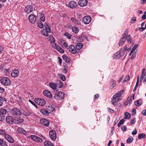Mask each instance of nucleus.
<instances>
[{
	"label": "nucleus",
	"mask_w": 146,
	"mask_h": 146,
	"mask_svg": "<svg viewBox=\"0 0 146 146\" xmlns=\"http://www.w3.org/2000/svg\"><path fill=\"white\" fill-rule=\"evenodd\" d=\"M133 139V137H131L129 138L127 140V142L129 143H131L132 142Z\"/></svg>",
	"instance_id": "nucleus-47"
},
{
	"label": "nucleus",
	"mask_w": 146,
	"mask_h": 146,
	"mask_svg": "<svg viewBox=\"0 0 146 146\" xmlns=\"http://www.w3.org/2000/svg\"><path fill=\"white\" fill-rule=\"evenodd\" d=\"M33 113L32 110H28L25 111L23 113V114L26 116H29L31 115Z\"/></svg>",
	"instance_id": "nucleus-20"
},
{
	"label": "nucleus",
	"mask_w": 146,
	"mask_h": 146,
	"mask_svg": "<svg viewBox=\"0 0 146 146\" xmlns=\"http://www.w3.org/2000/svg\"><path fill=\"white\" fill-rule=\"evenodd\" d=\"M60 44L63 47V46H64L65 48H68V44L66 41L64 40H60Z\"/></svg>",
	"instance_id": "nucleus-22"
},
{
	"label": "nucleus",
	"mask_w": 146,
	"mask_h": 146,
	"mask_svg": "<svg viewBox=\"0 0 146 146\" xmlns=\"http://www.w3.org/2000/svg\"><path fill=\"white\" fill-rule=\"evenodd\" d=\"M13 118L10 115L7 116L6 118V123L9 124H12L14 122Z\"/></svg>",
	"instance_id": "nucleus-6"
},
{
	"label": "nucleus",
	"mask_w": 146,
	"mask_h": 146,
	"mask_svg": "<svg viewBox=\"0 0 146 146\" xmlns=\"http://www.w3.org/2000/svg\"><path fill=\"white\" fill-rule=\"evenodd\" d=\"M64 94L63 93L59 91L55 94L54 98L57 100H60L64 98Z\"/></svg>",
	"instance_id": "nucleus-1"
},
{
	"label": "nucleus",
	"mask_w": 146,
	"mask_h": 146,
	"mask_svg": "<svg viewBox=\"0 0 146 146\" xmlns=\"http://www.w3.org/2000/svg\"><path fill=\"white\" fill-rule=\"evenodd\" d=\"M51 45L52 47H53L55 49H56V48H57V47L58 46L55 43H52L51 44Z\"/></svg>",
	"instance_id": "nucleus-57"
},
{
	"label": "nucleus",
	"mask_w": 146,
	"mask_h": 146,
	"mask_svg": "<svg viewBox=\"0 0 146 146\" xmlns=\"http://www.w3.org/2000/svg\"><path fill=\"white\" fill-rule=\"evenodd\" d=\"M35 101L37 104L41 106H44L46 102L45 101L44 99L39 98H35Z\"/></svg>",
	"instance_id": "nucleus-4"
},
{
	"label": "nucleus",
	"mask_w": 146,
	"mask_h": 146,
	"mask_svg": "<svg viewBox=\"0 0 146 146\" xmlns=\"http://www.w3.org/2000/svg\"><path fill=\"white\" fill-rule=\"evenodd\" d=\"M7 113V111L6 109L1 108L0 109V113L2 115H5Z\"/></svg>",
	"instance_id": "nucleus-35"
},
{
	"label": "nucleus",
	"mask_w": 146,
	"mask_h": 146,
	"mask_svg": "<svg viewBox=\"0 0 146 146\" xmlns=\"http://www.w3.org/2000/svg\"><path fill=\"white\" fill-rule=\"evenodd\" d=\"M40 122L42 125H43L46 126H48L50 123L48 120L45 119H41L40 121Z\"/></svg>",
	"instance_id": "nucleus-15"
},
{
	"label": "nucleus",
	"mask_w": 146,
	"mask_h": 146,
	"mask_svg": "<svg viewBox=\"0 0 146 146\" xmlns=\"http://www.w3.org/2000/svg\"><path fill=\"white\" fill-rule=\"evenodd\" d=\"M144 71H145V69H143L142 70V71L141 73V76H140V81L141 82L143 80V78H144V77L145 76V74L144 72Z\"/></svg>",
	"instance_id": "nucleus-32"
},
{
	"label": "nucleus",
	"mask_w": 146,
	"mask_h": 146,
	"mask_svg": "<svg viewBox=\"0 0 146 146\" xmlns=\"http://www.w3.org/2000/svg\"><path fill=\"white\" fill-rule=\"evenodd\" d=\"M29 20L30 22L31 23H34L35 22L36 20V17L33 15H31L29 17Z\"/></svg>",
	"instance_id": "nucleus-18"
},
{
	"label": "nucleus",
	"mask_w": 146,
	"mask_h": 146,
	"mask_svg": "<svg viewBox=\"0 0 146 146\" xmlns=\"http://www.w3.org/2000/svg\"><path fill=\"white\" fill-rule=\"evenodd\" d=\"M116 84V82L113 79H112L110 82V85L111 88L112 89L114 88Z\"/></svg>",
	"instance_id": "nucleus-31"
},
{
	"label": "nucleus",
	"mask_w": 146,
	"mask_h": 146,
	"mask_svg": "<svg viewBox=\"0 0 146 146\" xmlns=\"http://www.w3.org/2000/svg\"><path fill=\"white\" fill-rule=\"evenodd\" d=\"M40 112L43 115H48L49 114V113L47 110L44 109H41L40 110Z\"/></svg>",
	"instance_id": "nucleus-24"
},
{
	"label": "nucleus",
	"mask_w": 146,
	"mask_h": 146,
	"mask_svg": "<svg viewBox=\"0 0 146 146\" xmlns=\"http://www.w3.org/2000/svg\"><path fill=\"white\" fill-rule=\"evenodd\" d=\"M44 26L45 28V30L48 32V33H50L51 32V29L49 25L46 23H45L44 24Z\"/></svg>",
	"instance_id": "nucleus-27"
},
{
	"label": "nucleus",
	"mask_w": 146,
	"mask_h": 146,
	"mask_svg": "<svg viewBox=\"0 0 146 146\" xmlns=\"http://www.w3.org/2000/svg\"><path fill=\"white\" fill-rule=\"evenodd\" d=\"M58 84L59 86L58 87H60V88H61L62 87L63 84L62 82L60 81H59L58 82Z\"/></svg>",
	"instance_id": "nucleus-56"
},
{
	"label": "nucleus",
	"mask_w": 146,
	"mask_h": 146,
	"mask_svg": "<svg viewBox=\"0 0 146 146\" xmlns=\"http://www.w3.org/2000/svg\"><path fill=\"white\" fill-rule=\"evenodd\" d=\"M91 19L90 17L86 16L83 18L82 21L85 24H88L91 21Z\"/></svg>",
	"instance_id": "nucleus-8"
},
{
	"label": "nucleus",
	"mask_w": 146,
	"mask_h": 146,
	"mask_svg": "<svg viewBox=\"0 0 146 146\" xmlns=\"http://www.w3.org/2000/svg\"><path fill=\"white\" fill-rule=\"evenodd\" d=\"M42 33L43 35L45 36H48V32H47L44 29H43L42 30Z\"/></svg>",
	"instance_id": "nucleus-45"
},
{
	"label": "nucleus",
	"mask_w": 146,
	"mask_h": 146,
	"mask_svg": "<svg viewBox=\"0 0 146 146\" xmlns=\"http://www.w3.org/2000/svg\"><path fill=\"white\" fill-rule=\"evenodd\" d=\"M144 13V14L142 16V19H145L146 18V11H145Z\"/></svg>",
	"instance_id": "nucleus-61"
},
{
	"label": "nucleus",
	"mask_w": 146,
	"mask_h": 146,
	"mask_svg": "<svg viewBox=\"0 0 146 146\" xmlns=\"http://www.w3.org/2000/svg\"><path fill=\"white\" fill-rule=\"evenodd\" d=\"M1 82L2 84L5 86H7L10 85L11 82L10 79L8 78L4 77L1 80Z\"/></svg>",
	"instance_id": "nucleus-3"
},
{
	"label": "nucleus",
	"mask_w": 146,
	"mask_h": 146,
	"mask_svg": "<svg viewBox=\"0 0 146 146\" xmlns=\"http://www.w3.org/2000/svg\"><path fill=\"white\" fill-rule=\"evenodd\" d=\"M45 146H54L50 142L46 141L44 143Z\"/></svg>",
	"instance_id": "nucleus-38"
},
{
	"label": "nucleus",
	"mask_w": 146,
	"mask_h": 146,
	"mask_svg": "<svg viewBox=\"0 0 146 146\" xmlns=\"http://www.w3.org/2000/svg\"><path fill=\"white\" fill-rule=\"evenodd\" d=\"M50 87L53 90H56L57 88V85L56 84L53 82H50L49 83Z\"/></svg>",
	"instance_id": "nucleus-29"
},
{
	"label": "nucleus",
	"mask_w": 146,
	"mask_h": 146,
	"mask_svg": "<svg viewBox=\"0 0 146 146\" xmlns=\"http://www.w3.org/2000/svg\"><path fill=\"white\" fill-rule=\"evenodd\" d=\"M43 94L44 95L50 98H52V96L51 93L48 90H44L43 92Z\"/></svg>",
	"instance_id": "nucleus-19"
},
{
	"label": "nucleus",
	"mask_w": 146,
	"mask_h": 146,
	"mask_svg": "<svg viewBox=\"0 0 146 146\" xmlns=\"http://www.w3.org/2000/svg\"><path fill=\"white\" fill-rule=\"evenodd\" d=\"M132 101V96L129 97L127 99L126 101L124 103L125 105L127 106L128 104H130Z\"/></svg>",
	"instance_id": "nucleus-28"
},
{
	"label": "nucleus",
	"mask_w": 146,
	"mask_h": 146,
	"mask_svg": "<svg viewBox=\"0 0 146 146\" xmlns=\"http://www.w3.org/2000/svg\"><path fill=\"white\" fill-rule=\"evenodd\" d=\"M37 26L40 29H42L44 27L43 23L40 21H38L37 23Z\"/></svg>",
	"instance_id": "nucleus-43"
},
{
	"label": "nucleus",
	"mask_w": 146,
	"mask_h": 146,
	"mask_svg": "<svg viewBox=\"0 0 146 146\" xmlns=\"http://www.w3.org/2000/svg\"><path fill=\"white\" fill-rule=\"evenodd\" d=\"M141 113L144 115H146V110H143L142 111Z\"/></svg>",
	"instance_id": "nucleus-64"
},
{
	"label": "nucleus",
	"mask_w": 146,
	"mask_h": 146,
	"mask_svg": "<svg viewBox=\"0 0 146 146\" xmlns=\"http://www.w3.org/2000/svg\"><path fill=\"white\" fill-rule=\"evenodd\" d=\"M46 109L48 113H50L51 112H53L55 110V108L54 105L50 104L49 105L46 106Z\"/></svg>",
	"instance_id": "nucleus-11"
},
{
	"label": "nucleus",
	"mask_w": 146,
	"mask_h": 146,
	"mask_svg": "<svg viewBox=\"0 0 146 146\" xmlns=\"http://www.w3.org/2000/svg\"><path fill=\"white\" fill-rule=\"evenodd\" d=\"M56 50L60 52L63 53L64 52V51L60 46H58L56 48Z\"/></svg>",
	"instance_id": "nucleus-37"
},
{
	"label": "nucleus",
	"mask_w": 146,
	"mask_h": 146,
	"mask_svg": "<svg viewBox=\"0 0 146 146\" xmlns=\"http://www.w3.org/2000/svg\"><path fill=\"white\" fill-rule=\"evenodd\" d=\"M138 138L139 139H141L142 138H145V134L143 133H141L139 134L138 136Z\"/></svg>",
	"instance_id": "nucleus-44"
},
{
	"label": "nucleus",
	"mask_w": 146,
	"mask_h": 146,
	"mask_svg": "<svg viewBox=\"0 0 146 146\" xmlns=\"http://www.w3.org/2000/svg\"><path fill=\"white\" fill-rule=\"evenodd\" d=\"M17 130L18 133L25 135L27 133L26 131L25 130L20 127H19Z\"/></svg>",
	"instance_id": "nucleus-25"
},
{
	"label": "nucleus",
	"mask_w": 146,
	"mask_h": 146,
	"mask_svg": "<svg viewBox=\"0 0 146 146\" xmlns=\"http://www.w3.org/2000/svg\"><path fill=\"white\" fill-rule=\"evenodd\" d=\"M125 35H126V34H125ZM125 36L126 35H123L121 39L119 40L118 43V44L119 46L122 45L124 43L125 41Z\"/></svg>",
	"instance_id": "nucleus-21"
},
{
	"label": "nucleus",
	"mask_w": 146,
	"mask_h": 146,
	"mask_svg": "<svg viewBox=\"0 0 146 146\" xmlns=\"http://www.w3.org/2000/svg\"><path fill=\"white\" fill-rule=\"evenodd\" d=\"M24 121V119L22 118H17L14 120V123H21Z\"/></svg>",
	"instance_id": "nucleus-23"
},
{
	"label": "nucleus",
	"mask_w": 146,
	"mask_h": 146,
	"mask_svg": "<svg viewBox=\"0 0 146 146\" xmlns=\"http://www.w3.org/2000/svg\"><path fill=\"white\" fill-rule=\"evenodd\" d=\"M130 79V76L129 75H127L124 78V80L123 81V82H126L128 81Z\"/></svg>",
	"instance_id": "nucleus-48"
},
{
	"label": "nucleus",
	"mask_w": 146,
	"mask_h": 146,
	"mask_svg": "<svg viewBox=\"0 0 146 146\" xmlns=\"http://www.w3.org/2000/svg\"><path fill=\"white\" fill-rule=\"evenodd\" d=\"M77 5L76 2L72 1L69 3V7L71 9H74L77 6Z\"/></svg>",
	"instance_id": "nucleus-14"
},
{
	"label": "nucleus",
	"mask_w": 146,
	"mask_h": 146,
	"mask_svg": "<svg viewBox=\"0 0 146 146\" xmlns=\"http://www.w3.org/2000/svg\"><path fill=\"white\" fill-rule=\"evenodd\" d=\"M25 12L27 13H29L33 11V7L31 5H28L27 7H25Z\"/></svg>",
	"instance_id": "nucleus-10"
},
{
	"label": "nucleus",
	"mask_w": 146,
	"mask_h": 146,
	"mask_svg": "<svg viewBox=\"0 0 146 146\" xmlns=\"http://www.w3.org/2000/svg\"><path fill=\"white\" fill-rule=\"evenodd\" d=\"M121 129L122 131H125L127 129L125 125L122 126L121 127Z\"/></svg>",
	"instance_id": "nucleus-62"
},
{
	"label": "nucleus",
	"mask_w": 146,
	"mask_h": 146,
	"mask_svg": "<svg viewBox=\"0 0 146 146\" xmlns=\"http://www.w3.org/2000/svg\"><path fill=\"white\" fill-rule=\"evenodd\" d=\"M58 76L63 81H64L66 80V78L64 75L62 74H58Z\"/></svg>",
	"instance_id": "nucleus-41"
},
{
	"label": "nucleus",
	"mask_w": 146,
	"mask_h": 146,
	"mask_svg": "<svg viewBox=\"0 0 146 146\" xmlns=\"http://www.w3.org/2000/svg\"><path fill=\"white\" fill-rule=\"evenodd\" d=\"M123 92V90H121L119 91L113 96L112 98H117L118 97H119L122 94Z\"/></svg>",
	"instance_id": "nucleus-26"
},
{
	"label": "nucleus",
	"mask_w": 146,
	"mask_h": 146,
	"mask_svg": "<svg viewBox=\"0 0 146 146\" xmlns=\"http://www.w3.org/2000/svg\"><path fill=\"white\" fill-rule=\"evenodd\" d=\"M5 118V116L0 113V121H4Z\"/></svg>",
	"instance_id": "nucleus-50"
},
{
	"label": "nucleus",
	"mask_w": 146,
	"mask_h": 146,
	"mask_svg": "<svg viewBox=\"0 0 146 146\" xmlns=\"http://www.w3.org/2000/svg\"><path fill=\"white\" fill-rule=\"evenodd\" d=\"M0 101H2L3 102H6V99L3 97L0 96Z\"/></svg>",
	"instance_id": "nucleus-54"
},
{
	"label": "nucleus",
	"mask_w": 146,
	"mask_h": 146,
	"mask_svg": "<svg viewBox=\"0 0 146 146\" xmlns=\"http://www.w3.org/2000/svg\"><path fill=\"white\" fill-rule=\"evenodd\" d=\"M135 118H133L131 119V121L130 123L132 124H134L135 123Z\"/></svg>",
	"instance_id": "nucleus-59"
},
{
	"label": "nucleus",
	"mask_w": 146,
	"mask_h": 146,
	"mask_svg": "<svg viewBox=\"0 0 146 146\" xmlns=\"http://www.w3.org/2000/svg\"><path fill=\"white\" fill-rule=\"evenodd\" d=\"M7 133L6 130L0 129V135L3 137H4Z\"/></svg>",
	"instance_id": "nucleus-34"
},
{
	"label": "nucleus",
	"mask_w": 146,
	"mask_h": 146,
	"mask_svg": "<svg viewBox=\"0 0 146 146\" xmlns=\"http://www.w3.org/2000/svg\"><path fill=\"white\" fill-rule=\"evenodd\" d=\"M83 44L82 43H77L76 45V47L77 49L80 50L82 48Z\"/></svg>",
	"instance_id": "nucleus-30"
},
{
	"label": "nucleus",
	"mask_w": 146,
	"mask_h": 146,
	"mask_svg": "<svg viewBox=\"0 0 146 146\" xmlns=\"http://www.w3.org/2000/svg\"><path fill=\"white\" fill-rule=\"evenodd\" d=\"M127 41L128 42L130 43L131 42V40H132V39L131 38V37L129 35L126 38Z\"/></svg>",
	"instance_id": "nucleus-46"
},
{
	"label": "nucleus",
	"mask_w": 146,
	"mask_h": 146,
	"mask_svg": "<svg viewBox=\"0 0 146 146\" xmlns=\"http://www.w3.org/2000/svg\"><path fill=\"white\" fill-rule=\"evenodd\" d=\"M5 139L7 140L9 142L13 143L14 142V139L9 134L6 133L4 137Z\"/></svg>",
	"instance_id": "nucleus-7"
},
{
	"label": "nucleus",
	"mask_w": 146,
	"mask_h": 146,
	"mask_svg": "<svg viewBox=\"0 0 146 146\" xmlns=\"http://www.w3.org/2000/svg\"><path fill=\"white\" fill-rule=\"evenodd\" d=\"M38 138H38V139L36 138V140L35 141L40 142V143L42 142L43 141V140L42 139H41V138H40V137H38Z\"/></svg>",
	"instance_id": "nucleus-53"
},
{
	"label": "nucleus",
	"mask_w": 146,
	"mask_h": 146,
	"mask_svg": "<svg viewBox=\"0 0 146 146\" xmlns=\"http://www.w3.org/2000/svg\"><path fill=\"white\" fill-rule=\"evenodd\" d=\"M69 51L73 54H75L77 52V50L74 46L71 45H70L68 48Z\"/></svg>",
	"instance_id": "nucleus-9"
},
{
	"label": "nucleus",
	"mask_w": 146,
	"mask_h": 146,
	"mask_svg": "<svg viewBox=\"0 0 146 146\" xmlns=\"http://www.w3.org/2000/svg\"><path fill=\"white\" fill-rule=\"evenodd\" d=\"M72 29L73 32L76 34L79 31L78 28L75 26L72 27Z\"/></svg>",
	"instance_id": "nucleus-36"
},
{
	"label": "nucleus",
	"mask_w": 146,
	"mask_h": 146,
	"mask_svg": "<svg viewBox=\"0 0 146 146\" xmlns=\"http://www.w3.org/2000/svg\"><path fill=\"white\" fill-rule=\"evenodd\" d=\"M40 19L42 22H44L45 21V17L43 14H41V17L40 18Z\"/></svg>",
	"instance_id": "nucleus-51"
},
{
	"label": "nucleus",
	"mask_w": 146,
	"mask_h": 146,
	"mask_svg": "<svg viewBox=\"0 0 146 146\" xmlns=\"http://www.w3.org/2000/svg\"><path fill=\"white\" fill-rule=\"evenodd\" d=\"M29 101L30 103L32 104V105H33L36 108V109L38 108V107L37 105L35 103H34L31 100H29Z\"/></svg>",
	"instance_id": "nucleus-52"
},
{
	"label": "nucleus",
	"mask_w": 146,
	"mask_h": 146,
	"mask_svg": "<svg viewBox=\"0 0 146 146\" xmlns=\"http://www.w3.org/2000/svg\"><path fill=\"white\" fill-rule=\"evenodd\" d=\"M88 3L87 0H79L78 2V5L81 7L86 6Z\"/></svg>",
	"instance_id": "nucleus-16"
},
{
	"label": "nucleus",
	"mask_w": 146,
	"mask_h": 146,
	"mask_svg": "<svg viewBox=\"0 0 146 146\" xmlns=\"http://www.w3.org/2000/svg\"><path fill=\"white\" fill-rule=\"evenodd\" d=\"M11 114L13 116H19L21 114V111L17 108H13L10 111Z\"/></svg>",
	"instance_id": "nucleus-2"
},
{
	"label": "nucleus",
	"mask_w": 146,
	"mask_h": 146,
	"mask_svg": "<svg viewBox=\"0 0 146 146\" xmlns=\"http://www.w3.org/2000/svg\"><path fill=\"white\" fill-rule=\"evenodd\" d=\"M49 135L50 138L53 141L55 140L56 138V131L53 130H50L49 132Z\"/></svg>",
	"instance_id": "nucleus-5"
},
{
	"label": "nucleus",
	"mask_w": 146,
	"mask_h": 146,
	"mask_svg": "<svg viewBox=\"0 0 146 146\" xmlns=\"http://www.w3.org/2000/svg\"><path fill=\"white\" fill-rule=\"evenodd\" d=\"M121 49L120 50L117 52L115 53L113 56V58L116 59H118L121 57L123 52Z\"/></svg>",
	"instance_id": "nucleus-13"
},
{
	"label": "nucleus",
	"mask_w": 146,
	"mask_h": 146,
	"mask_svg": "<svg viewBox=\"0 0 146 146\" xmlns=\"http://www.w3.org/2000/svg\"><path fill=\"white\" fill-rule=\"evenodd\" d=\"M123 123L121 121V120H120L119 123L117 124L118 127H120L121 125L123 124Z\"/></svg>",
	"instance_id": "nucleus-60"
},
{
	"label": "nucleus",
	"mask_w": 146,
	"mask_h": 146,
	"mask_svg": "<svg viewBox=\"0 0 146 146\" xmlns=\"http://www.w3.org/2000/svg\"><path fill=\"white\" fill-rule=\"evenodd\" d=\"M31 138L33 140L35 141L36 140V138H38V137L35 135H32L31 136Z\"/></svg>",
	"instance_id": "nucleus-49"
},
{
	"label": "nucleus",
	"mask_w": 146,
	"mask_h": 146,
	"mask_svg": "<svg viewBox=\"0 0 146 146\" xmlns=\"http://www.w3.org/2000/svg\"><path fill=\"white\" fill-rule=\"evenodd\" d=\"M71 20L75 25H81L80 21L78 20L75 18L72 17Z\"/></svg>",
	"instance_id": "nucleus-17"
},
{
	"label": "nucleus",
	"mask_w": 146,
	"mask_h": 146,
	"mask_svg": "<svg viewBox=\"0 0 146 146\" xmlns=\"http://www.w3.org/2000/svg\"><path fill=\"white\" fill-rule=\"evenodd\" d=\"M68 66L67 64H66L64 66V69L63 71V72L66 74L68 72Z\"/></svg>",
	"instance_id": "nucleus-39"
},
{
	"label": "nucleus",
	"mask_w": 146,
	"mask_h": 146,
	"mask_svg": "<svg viewBox=\"0 0 146 146\" xmlns=\"http://www.w3.org/2000/svg\"><path fill=\"white\" fill-rule=\"evenodd\" d=\"M138 44H135V45L134 47H133V48H132V49L131 50V52H134L135 51V49L138 47Z\"/></svg>",
	"instance_id": "nucleus-55"
},
{
	"label": "nucleus",
	"mask_w": 146,
	"mask_h": 146,
	"mask_svg": "<svg viewBox=\"0 0 146 146\" xmlns=\"http://www.w3.org/2000/svg\"><path fill=\"white\" fill-rule=\"evenodd\" d=\"M19 72L17 69L14 70L11 73V76L14 78L17 77L19 74Z\"/></svg>",
	"instance_id": "nucleus-12"
},
{
	"label": "nucleus",
	"mask_w": 146,
	"mask_h": 146,
	"mask_svg": "<svg viewBox=\"0 0 146 146\" xmlns=\"http://www.w3.org/2000/svg\"><path fill=\"white\" fill-rule=\"evenodd\" d=\"M65 36H68V38L70 39L71 38L70 35L68 33H66L64 34V35Z\"/></svg>",
	"instance_id": "nucleus-58"
},
{
	"label": "nucleus",
	"mask_w": 146,
	"mask_h": 146,
	"mask_svg": "<svg viewBox=\"0 0 146 146\" xmlns=\"http://www.w3.org/2000/svg\"><path fill=\"white\" fill-rule=\"evenodd\" d=\"M142 103V100L141 99H139L137 100V101H135L134 102L135 104L137 106H140Z\"/></svg>",
	"instance_id": "nucleus-33"
},
{
	"label": "nucleus",
	"mask_w": 146,
	"mask_h": 146,
	"mask_svg": "<svg viewBox=\"0 0 146 146\" xmlns=\"http://www.w3.org/2000/svg\"><path fill=\"white\" fill-rule=\"evenodd\" d=\"M116 101L115 100H114V99L113 98L112 100L111 104H113L114 106H115L116 105Z\"/></svg>",
	"instance_id": "nucleus-63"
},
{
	"label": "nucleus",
	"mask_w": 146,
	"mask_h": 146,
	"mask_svg": "<svg viewBox=\"0 0 146 146\" xmlns=\"http://www.w3.org/2000/svg\"><path fill=\"white\" fill-rule=\"evenodd\" d=\"M125 118L129 119L130 118L131 115L127 112H125Z\"/></svg>",
	"instance_id": "nucleus-42"
},
{
	"label": "nucleus",
	"mask_w": 146,
	"mask_h": 146,
	"mask_svg": "<svg viewBox=\"0 0 146 146\" xmlns=\"http://www.w3.org/2000/svg\"><path fill=\"white\" fill-rule=\"evenodd\" d=\"M62 57L63 59L67 63L70 62V60L66 56L63 55Z\"/></svg>",
	"instance_id": "nucleus-40"
}]
</instances>
